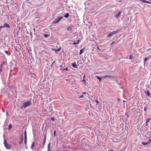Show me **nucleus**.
Listing matches in <instances>:
<instances>
[{"mask_svg": "<svg viewBox=\"0 0 151 151\" xmlns=\"http://www.w3.org/2000/svg\"><path fill=\"white\" fill-rule=\"evenodd\" d=\"M44 35L45 37H47L48 36V35L47 34H45Z\"/></svg>", "mask_w": 151, "mask_h": 151, "instance_id": "27", "label": "nucleus"}, {"mask_svg": "<svg viewBox=\"0 0 151 151\" xmlns=\"http://www.w3.org/2000/svg\"><path fill=\"white\" fill-rule=\"evenodd\" d=\"M96 102H97V104L99 103V101L96 100Z\"/></svg>", "mask_w": 151, "mask_h": 151, "instance_id": "38", "label": "nucleus"}, {"mask_svg": "<svg viewBox=\"0 0 151 151\" xmlns=\"http://www.w3.org/2000/svg\"><path fill=\"white\" fill-rule=\"evenodd\" d=\"M58 22H59L58 21V20H55L52 22V23L53 24H55L57 23Z\"/></svg>", "mask_w": 151, "mask_h": 151, "instance_id": "13", "label": "nucleus"}, {"mask_svg": "<svg viewBox=\"0 0 151 151\" xmlns=\"http://www.w3.org/2000/svg\"><path fill=\"white\" fill-rule=\"evenodd\" d=\"M61 49V47H60L58 49L55 50L56 51H59Z\"/></svg>", "mask_w": 151, "mask_h": 151, "instance_id": "25", "label": "nucleus"}, {"mask_svg": "<svg viewBox=\"0 0 151 151\" xmlns=\"http://www.w3.org/2000/svg\"><path fill=\"white\" fill-rule=\"evenodd\" d=\"M55 134H56V131H54V136L55 137Z\"/></svg>", "mask_w": 151, "mask_h": 151, "instance_id": "32", "label": "nucleus"}, {"mask_svg": "<svg viewBox=\"0 0 151 151\" xmlns=\"http://www.w3.org/2000/svg\"><path fill=\"white\" fill-rule=\"evenodd\" d=\"M118 101H119V100H120V99H118Z\"/></svg>", "mask_w": 151, "mask_h": 151, "instance_id": "43", "label": "nucleus"}, {"mask_svg": "<svg viewBox=\"0 0 151 151\" xmlns=\"http://www.w3.org/2000/svg\"><path fill=\"white\" fill-rule=\"evenodd\" d=\"M24 144L25 145H27V132L26 131H25L24 133Z\"/></svg>", "mask_w": 151, "mask_h": 151, "instance_id": "5", "label": "nucleus"}, {"mask_svg": "<svg viewBox=\"0 0 151 151\" xmlns=\"http://www.w3.org/2000/svg\"><path fill=\"white\" fill-rule=\"evenodd\" d=\"M2 71V68H0V72H1Z\"/></svg>", "mask_w": 151, "mask_h": 151, "instance_id": "36", "label": "nucleus"}, {"mask_svg": "<svg viewBox=\"0 0 151 151\" xmlns=\"http://www.w3.org/2000/svg\"><path fill=\"white\" fill-rule=\"evenodd\" d=\"M147 109V107L145 106L144 108V111H146Z\"/></svg>", "mask_w": 151, "mask_h": 151, "instance_id": "24", "label": "nucleus"}, {"mask_svg": "<svg viewBox=\"0 0 151 151\" xmlns=\"http://www.w3.org/2000/svg\"><path fill=\"white\" fill-rule=\"evenodd\" d=\"M146 93L148 96H150V93L149 91H147Z\"/></svg>", "mask_w": 151, "mask_h": 151, "instance_id": "17", "label": "nucleus"}, {"mask_svg": "<svg viewBox=\"0 0 151 151\" xmlns=\"http://www.w3.org/2000/svg\"><path fill=\"white\" fill-rule=\"evenodd\" d=\"M83 96H81L80 97V98H82V97H83Z\"/></svg>", "mask_w": 151, "mask_h": 151, "instance_id": "41", "label": "nucleus"}, {"mask_svg": "<svg viewBox=\"0 0 151 151\" xmlns=\"http://www.w3.org/2000/svg\"><path fill=\"white\" fill-rule=\"evenodd\" d=\"M97 49H99V50H100V49H99V47H97Z\"/></svg>", "mask_w": 151, "mask_h": 151, "instance_id": "40", "label": "nucleus"}, {"mask_svg": "<svg viewBox=\"0 0 151 151\" xmlns=\"http://www.w3.org/2000/svg\"><path fill=\"white\" fill-rule=\"evenodd\" d=\"M79 40H78L77 42H75L73 43V44L76 45L79 43Z\"/></svg>", "mask_w": 151, "mask_h": 151, "instance_id": "21", "label": "nucleus"}, {"mask_svg": "<svg viewBox=\"0 0 151 151\" xmlns=\"http://www.w3.org/2000/svg\"><path fill=\"white\" fill-rule=\"evenodd\" d=\"M44 139H45V140H44V143H45V142L46 139V135H45V136Z\"/></svg>", "mask_w": 151, "mask_h": 151, "instance_id": "28", "label": "nucleus"}, {"mask_svg": "<svg viewBox=\"0 0 151 151\" xmlns=\"http://www.w3.org/2000/svg\"><path fill=\"white\" fill-rule=\"evenodd\" d=\"M55 61L53 62V63H52V64H53V63H54Z\"/></svg>", "mask_w": 151, "mask_h": 151, "instance_id": "46", "label": "nucleus"}, {"mask_svg": "<svg viewBox=\"0 0 151 151\" xmlns=\"http://www.w3.org/2000/svg\"><path fill=\"white\" fill-rule=\"evenodd\" d=\"M5 53L7 55L8 54V52L7 50H6L5 51Z\"/></svg>", "mask_w": 151, "mask_h": 151, "instance_id": "31", "label": "nucleus"}, {"mask_svg": "<svg viewBox=\"0 0 151 151\" xmlns=\"http://www.w3.org/2000/svg\"><path fill=\"white\" fill-rule=\"evenodd\" d=\"M72 66L74 68H76L77 67V65L75 63H73L72 64Z\"/></svg>", "mask_w": 151, "mask_h": 151, "instance_id": "9", "label": "nucleus"}, {"mask_svg": "<svg viewBox=\"0 0 151 151\" xmlns=\"http://www.w3.org/2000/svg\"><path fill=\"white\" fill-rule=\"evenodd\" d=\"M148 144L151 143V139H149L147 142Z\"/></svg>", "mask_w": 151, "mask_h": 151, "instance_id": "22", "label": "nucleus"}, {"mask_svg": "<svg viewBox=\"0 0 151 151\" xmlns=\"http://www.w3.org/2000/svg\"><path fill=\"white\" fill-rule=\"evenodd\" d=\"M142 144H143V145H147V144H148L147 143V142H142Z\"/></svg>", "mask_w": 151, "mask_h": 151, "instance_id": "19", "label": "nucleus"}, {"mask_svg": "<svg viewBox=\"0 0 151 151\" xmlns=\"http://www.w3.org/2000/svg\"><path fill=\"white\" fill-rule=\"evenodd\" d=\"M111 77V76L109 75H106L103 76L104 78H106V77Z\"/></svg>", "mask_w": 151, "mask_h": 151, "instance_id": "20", "label": "nucleus"}, {"mask_svg": "<svg viewBox=\"0 0 151 151\" xmlns=\"http://www.w3.org/2000/svg\"><path fill=\"white\" fill-rule=\"evenodd\" d=\"M110 151H114V150H110Z\"/></svg>", "mask_w": 151, "mask_h": 151, "instance_id": "42", "label": "nucleus"}, {"mask_svg": "<svg viewBox=\"0 0 151 151\" xmlns=\"http://www.w3.org/2000/svg\"><path fill=\"white\" fill-rule=\"evenodd\" d=\"M85 48H83V49H81L80 50V52L79 53L80 55L83 52V50Z\"/></svg>", "mask_w": 151, "mask_h": 151, "instance_id": "14", "label": "nucleus"}, {"mask_svg": "<svg viewBox=\"0 0 151 151\" xmlns=\"http://www.w3.org/2000/svg\"><path fill=\"white\" fill-rule=\"evenodd\" d=\"M84 93V94H85L86 93L85 92H84V93Z\"/></svg>", "mask_w": 151, "mask_h": 151, "instance_id": "45", "label": "nucleus"}, {"mask_svg": "<svg viewBox=\"0 0 151 151\" xmlns=\"http://www.w3.org/2000/svg\"><path fill=\"white\" fill-rule=\"evenodd\" d=\"M122 13V11H119L118 13L115 16V17L116 18H117L119 16L120 14L121 13Z\"/></svg>", "mask_w": 151, "mask_h": 151, "instance_id": "7", "label": "nucleus"}, {"mask_svg": "<svg viewBox=\"0 0 151 151\" xmlns=\"http://www.w3.org/2000/svg\"><path fill=\"white\" fill-rule=\"evenodd\" d=\"M63 70H68V68H67L65 69H63Z\"/></svg>", "mask_w": 151, "mask_h": 151, "instance_id": "34", "label": "nucleus"}, {"mask_svg": "<svg viewBox=\"0 0 151 151\" xmlns=\"http://www.w3.org/2000/svg\"><path fill=\"white\" fill-rule=\"evenodd\" d=\"M63 18V17L62 16L60 17H58L57 18L58 19L57 20H58V21L59 22L60 20L62 19Z\"/></svg>", "mask_w": 151, "mask_h": 151, "instance_id": "12", "label": "nucleus"}, {"mask_svg": "<svg viewBox=\"0 0 151 151\" xmlns=\"http://www.w3.org/2000/svg\"><path fill=\"white\" fill-rule=\"evenodd\" d=\"M51 120H52V121H54L55 120V119L54 118V117H51Z\"/></svg>", "mask_w": 151, "mask_h": 151, "instance_id": "30", "label": "nucleus"}, {"mask_svg": "<svg viewBox=\"0 0 151 151\" xmlns=\"http://www.w3.org/2000/svg\"><path fill=\"white\" fill-rule=\"evenodd\" d=\"M31 104V102L30 101H27L26 102H25L24 103L23 105L21 106V108H22V107L24 108H26L27 106L30 105Z\"/></svg>", "mask_w": 151, "mask_h": 151, "instance_id": "1", "label": "nucleus"}, {"mask_svg": "<svg viewBox=\"0 0 151 151\" xmlns=\"http://www.w3.org/2000/svg\"><path fill=\"white\" fill-rule=\"evenodd\" d=\"M123 102H125L126 101H124V100H123Z\"/></svg>", "mask_w": 151, "mask_h": 151, "instance_id": "44", "label": "nucleus"}, {"mask_svg": "<svg viewBox=\"0 0 151 151\" xmlns=\"http://www.w3.org/2000/svg\"><path fill=\"white\" fill-rule=\"evenodd\" d=\"M5 63H6L5 62H4L1 65L0 68H2V67H3V65Z\"/></svg>", "mask_w": 151, "mask_h": 151, "instance_id": "23", "label": "nucleus"}, {"mask_svg": "<svg viewBox=\"0 0 151 151\" xmlns=\"http://www.w3.org/2000/svg\"><path fill=\"white\" fill-rule=\"evenodd\" d=\"M4 27H8V28L10 27V26L9 24H8L7 23H5L4 24Z\"/></svg>", "mask_w": 151, "mask_h": 151, "instance_id": "8", "label": "nucleus"}, {"mask_svg": "<svg viewBox=\"0 0 151 151\" xmlns=\"http://www.w3.org/2000/svg\"><path fill=\"white\" fill-rule=\"evenodd\" d=\"M133 58V57L131 55H130L129 58V59H131Z\"/></svg>", "mask_w": 151, "mask_h": 151, "instance_id": "26", "label": "nucleus"}, {"mask_svg": "<svg viewBox=\"0 0 151 151\" xmlns=\"http://www.w3.org/2000/svg\"><path fill=\"white\" fill-rule=\"evenodd\" d=\"M12 125L11 124H10L9 126V129H10L12 128Z\"/></svg>", "mask_w": 151, "mask_h": 151, "instance_id": "29", "label": "nucleus"}, {"mask_svg": "<svg viewBox=\"0 0 151 151\" xmlns=\"http://www.w3.org/2000/svg\"><path fill=\"white\" fill-rule=\"evenodd\" d=\"M69 14L68 13H66L64 16L65 18H68L69 17Z\"/></svg>", "mask_w": 151, "mask_h": 151, "instance_id": "15", "label": "nucleus"}, {"mask_svg": "<svg viewBox=\"0 0 151 151\" xmlns=\"http://www.w3.org/2000/svg\"><path fill=\"white\" fill-rule=\"evenodd\" d=\"M23 133H22V137L20 139V140H19V144L21 145L23 141Z\"/></svg>", "mask_w": 151, "mask_h": 151, "instance_id": "4", "label": "nucleus"}, {"mask_svg": "<svg viewBox=\"0 0 151 151\" xmlns=\"http://www.w3.org/2000/svg\"><path fill=\"white\" fill-rule=\"evenodd\" d=\"M4 144L5 146V147L7 149H10L11 148L10 145L8 144L7 143V142L6 139H4Z\"/></svg>", "mask_w": 151, "mask_h": 151, "instance_id": "3", "label": "nucleus"}, {"mask_svg": "<svg viewBox=\"0 0 151 151\" xmlns=\"http://www.w3.org/2000/svg\"><path fill=\"white\" fill-rule=\"evenodd\" d=\"M150 118H147L146 119V122L145 123L146 126H147V123L150 120Z\"/></svg>", "mask_w": 151, "mask_h": 151, "instance_id": "11", "label": "nucleus"}, {"mask_svg": "<svg viewBox=\"0 0 151 151\" xmlns=\"http://www.w3.org/2000/svg\"><path fill=\"white\" fill-rule=\"evenodd\" d=\"M35 142H33L31 146V148L32 149V150H33L34 149V147L35 145Z\"/></svg>", "mask_w": 151, "mask_h": 151, "instance_id": "10", "label": "nucleus"}, {"mask_svg": "<svg viewBox=\"0 0 151 151\" xmlns=\"http://www.w3.org/2000/svg\"><path fill=\"white\" fill-rule=\"evenodd\" d=\"M4 27V26H1L0 27V28H3Z\"/></svg>", "mask_w": 151, "mask_h": 151, "instance_id": "35", "label": "nucleus"}, {"mask_svg": "<svg viewBox=\"0 0 151 151\" xmlns=\"http://www.w3.org/2000/svg\"><path fill=\"white\" fill-rule=\"evenodd\" d=\"M96 77L98 78V79L99 81H100L102 79V78H101L99 76H96Z\"/></svg>", "mask_w": 151, "mask_h": 151, "instance_id": "18", "label": "nucleus"}, {"mask_svg": "<svg viewBox=\"0 0 151 151\" xmlns=\"http://www.w3.org/2000/svg\"><path fill=\"white\" fill-rule=\"evenodd\" d=\"M120 30V29H118L116 30H115L112 31V32H111L108 35V36L109 37H111L114 34H115L118 32Z\"/></svg>", "mask_w": 151, "mask_h": 151, "instance_id": "2", "label": "nucleus"}, {"mask_svg": "<svg viewBox=\"0 0 151 151\" xmlns=\"http://www.w3.org/2000/svg\"><path fill=\"white\" fill-rule=\"evenodd\" d=\"M145 2L146 3H149V2L148 1H146Z\"/></svg>", "mask_w": 151, "mask_h": 151, "instance_id": "39", "label": "nucleus"}, {"mask_svg": "<svg viewBox=\"0 0 151 151\" xmlns=\"http://www.w3.org/2000/svg\"><path fill=\"white\" fill-rule=\"evenodd\" d=\"M50 144H48V149H49V148H50Z\"/></svg>", "mask_w": 151, "mask_h": 151, "instance_id": "33", "label": "nucleus"}, {"mask_svg": "<svg viewBox=\"0 0 151 151\" xmlns=\"http://www.w3.org/2000/svg\"><path fill=\"white\" fill-rule=\"evenodd\" d=\"M85 77V76H84L83 77V80H82L83 81H85V80H84V78Z\"/></svg>", "mask_w": 151, "mask_h": 151, "instance_id": "37", "label": "nucleus"}, {"mask_svg": "<svg viewBox=\"0 0 151 151\" xmlns=\"http://www.w3.org/2000/svg\"><path fill=\"white\" fill-rule=\"evenodd\" d=\"M151 58V55H150L148 57L145 58L144 59V63H145V62Z\"/></svg>", "mask_w": 151, "mask_h": 151, "instance_id": "6", "label": "nucleus"}, {"mask_svg": "<svg viewBox=\"0 0 151 151\" xmlns=\"http://www.w3.org/2000/svg\"><path fill=\"white\" fill-rule=\"evenodd\" d=\"M73 26H69L68 27V30H70L72 29Z\"/></svg>", "mask_w": 151, "mask_h": 151, "instance_id": "16", "label": "nucleus"}]
</instances>
